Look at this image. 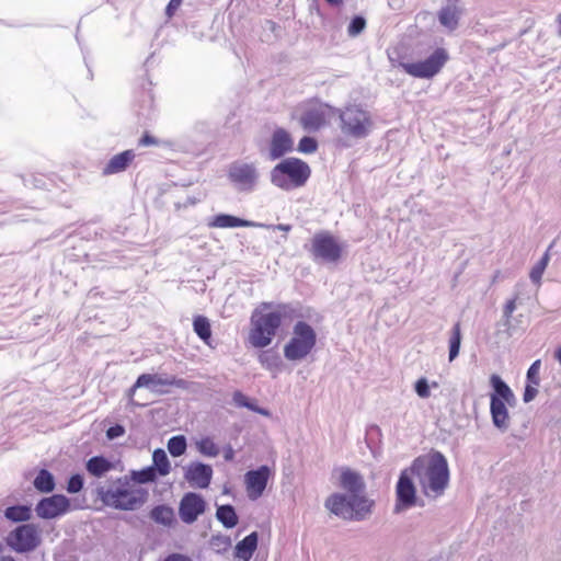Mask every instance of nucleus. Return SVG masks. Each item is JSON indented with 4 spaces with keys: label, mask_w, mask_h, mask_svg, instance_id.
<instances>
[{
    "label": "nucleus",
    "mask_w": 561,
    "mask_h": 561,
    "mask_svg": "<svg viewBox=\"0 0 561 561\" xmlns=\"http://www.w3.org/2000/svg\"><path fill=\"white\" fill-rule=\"evenodd\" d=\"M224 458L226 461H231L233 460L234 458V450L232 449V447H228L225 449V453H224Z\"/></svg>",
    "instance_id": "50"
},
{
    "label": "nucleus",
    "mask_w": 561,
    "mask_h": 561,
    "mask_svg": "<svg viewBox=\"0 0 561 561\" xmlns=\"http://www.w3.org/2000/svg\"><path fill=\"white\" fill-rule=\"evenodd\" d=\"M340 486L347 494L334 493L325 500V507L334 515L347 520H363L368 517L375 505L365 494L363 476L351 468H342Z\"/></svg>",
    "instance_id": "1"
},
{
    "label": "nucleus",
    "mask_w": 561,
    "mask_h": 561,
    "mask_svg": "<svg viewBox=\"0 0 561 561\" xmlns=\"http://www.w3.org/2000/svg\"><path fill=\"white\" fill-rule=\"evenodd\" d=\"M341 133L353 139L366 138L374 126L371 115L358 104H348L342 110L336 108Z\"/></svg>",
    "instance_id": "6"
},
{
    "label": "nucleus",
    "mask_w": 561,
    "mask_h": 561,
    "mask_svg": "<svg viewBox=\"0 0 561 561\" xmlns=\"http://www.w3.org/2000/svg\"><path fill=\"white\" fill-rule=\"evenodd\" d=\"M447 3L438 12L439 23L454 31L459 24L460 16L462 14V8L459 4V0H446Z\"/></svg>",
    "instance_id": "20"
},
{
    "label": "nucleus",
    "mask_w": 561,
    "mask_h": 561,
    "mask_svg": "<svg viewBox=\"0 0 561 561\" xmlns=\"http://www.w3.org/2000/svg\"><path fill=\"white\" fill-rule=\"evenodd\" d=\"M217 519L226 527L233 528L238 524V516L232 505H220L216 512Z\"/></svg>",
    "instance_id": "29"
},
{
    "label": "nucleus",
    "mask_w": 561,
    "mask_h": 561,
    "mask_svg": "<svg viewBox=\"0 0 561 561\" xmlns=\"http://www.w3.org/2000/svg\"><path fill=\"white\" fill-rule=\"evenodd\" d=\"M516 301L517 297H514L513 299H510L504 306L503 314L507 321L512 318V314L516 309Z\"/></svg>",
    "instance_id": "45"
},
{
    "label": "nucleus",
    "mask_w": 561,
    "mask_h": 561,
    "mask_svg": "<svg viewBox=\"0 0 561 561\" xmlns=\"http://www.w3.org/2000/svg\"><path fill=\"white\" fill-rule=\"evenodd\" d=\"M152 460L154 465L156 472L158 471L160 476H167L170 472V461L168 456L163 449H156L152 455Z\"/></svg>",
    "instance_id": "34"
},
{
    "label": "nucleus",
    "mask_w": 561,
    "mask_h": 561,
    "mask_svg": "<svg viewBox=\"0 0 561 561\" xmlns=\"http://www.w3.org/2000/svg\"><path fill=\"white\" fill-rule=\"evenodd\" d=\"M157 472L153 467H148L140 471H133V479L138 483H148L154 481Z\"/></svg>",
    "instance_id": "38"
},
{
    "label": "nucleus",
    "mask_w": 561,
    "mask_h": 561,
    "mask_svg": "<svg viewBox=\"0 0 561 561\" xmlns=\"http://www.w3.org/2000/svg\"><path fill=\"white\" fill-rule=\"evenodd\" d=\"M335 115V107L319 100H309L304 105L299 124L306 131L316 133L329 126Z\"/></svg>",
    "instance_id": "8"
},
{
    "label": "nucleus",
    "mask_w": 561,
    "mask_h": 561,
    "mask_svg": "<svg viewBox=\"0 0 561 561\" xmlns=\"http://www.w3.org/2000/svg\"><path fill=\"white\" fill-rule=\"evenodd\" d=\"M318 149V142L314 138L305 136L298 142V151L302 153H313Z\"/></svg>",
    "instance_id": "40"
},
{
    "label": "nucleus",
    "mask_w": 561,
    "mask_h": 561,
    "mask_svg": "<svg viewBox=\"0 0 561 561\" xmlns=\"http://www.w3.org/2000/svg\"><path fill=\"white\" fill-rule=\"evenodd\" d=\"M136 153L128 149L113 156L102 170L103 175H112L124 172L134 162Z\"/></svg>",
    "instance_id": "21"
},
{
    "label": "nucleus",
    "mask_w": 561,
    "mask_h": 561,
    "mask_svg": "<svg viewBox=\"0 0 561 561\" xmlns=\"http://www.w3.org/2000/svg\"><path fill=\"white\" fill-rule=\"evenodd\" d=\"M229 180L242 191H252L259 173L253 163L233 162L228 171Z\"/></svg>",
    "instance_id": "12"
},
{
    "label": "nucleus",
    "mask_w": 561,
    "mask_h": 561,
    "mask_svg": "<svg viewBox=\"0 0 561 561\" xmlns=\"http://www.w3.org/2000/svg\"><path fill=\"white\" fill-rule=\"evenodd\" d=\"M256 548L257 534L253 531L237 543L236 556L243 561H249L252 558Z\"/></svg>",
    "instance_id": "25"
},
{
    "label": "nucleus",
    "mask_w": 561,
    "mask_h": 561,
    "mask_svg": "<svg viewBox=\"0 0 561 561\" xmlns=\"http://www.w3.org/2000/svg\"><path fill=\"white\" fill-rule=\"evenodd\" d=\"M233 401L236 402L237 405L239 407H245V408H249L250 410H253L262 415H268V411L265 410V409H261V408H256L254 405H252L248 398L240 391H236L233 393Z\"/></svg>",
    "instance_id": "39"
},
{
    "label": "nucleus",
    "mask_w": 561,
    "mask_h": 561,
    "mask_svg": "<svg viewBox=\"0 0 561 561\" xmlns=\"http://www.w3.org/2000/svg\"><path fill=\"white\" fill-rule=\"evenodd\" d=\"M206 511V501L201 494L185 493L179 505V514L185 524H193Z\"/></svg>",
    "instance_id": "16"
},
{
    "label": "nucleus",
    "mask_w": 561,
    "mask_h": 561,
    "mask_svg": "<svg viewBox=\"0 0 561 561\" xmlns=\"http://www.w3.org/2000/svg\"><path fill=\"white\" fill-rule=\"evenodd\" d=\"M34 486L37 491L43 493L51 492L55 489V480L53 474L46 469L39 470L36 478L34 479Z\"/></svg>",
    "instance_id": "30"
},
{
    "label": "nucleus",
    "mask_w": 561,
    "mask_h": 561,
    "mask_svg": "<svg viewBox=\"0 0 561 561\" xmlns=\"http://www.w3.org/2000/svg\"><path fill=\"white\" fill-rule=\"evenodd\" d=\"M183 0H170L165 8V15L171 19L181 7Z\"/></svg>",
    "instance_id": "47"
},
{
    "label": "nucleus",
    "mask_w": 561,
    "mask_h": 561,
    "mask_svg": "<svg viewBox=\"0 0 561 561\" xmlns=\"http://www.w3.org/2000/svg\"><path fill=\"white\" fill-rule=\"evenodd\" d=\"M85 469L92 477L102 478L114 469V463L103 456H94L85 462Z\"/></svg>",
    "instance_id": "24"
},
{
    "label": "nucleus",
    "mask_w": 561,
    "mask_h": 561,
    "mask_svg": "<svg viewBox=\"0 0 561 561\" xmlns=\"http://www.w3.org/2000/svg\"><path fill=\"white\" fill-rule=\"evenodd\" d=\"M252 226H254V222L228 214L216 215L208 222L209 228L221 229Z\"/></svg>",
    "instance_id": "22"
},
{
    "label": "nucleus",
    "mask_w": 561,
    "mask_h": 561,
    "mask_svg": "<svg viewBox=\"0 0 561 561\" xmlns=\"http://www.w3.org/2000/svg\"><path fill=\"white\" fill-rule=\"evenodd\" d=\"M294 140L289 131L285 128L277 127L270 140V158L272 160L278 159L286 153L293 151Z\"/></svg>",
    "instance_id": "18"
},
{
    "label": "nucleus",
    "mask_w": 561,
    "mask_h": 561,
    "mask_svg": "<svg viewBox=\"0 0 561 561\" xmlns=\"http://www.w3.org/2000/svg\"><path fill=\"white\" fill-rule=\"evenodd\" d=\"M70 510V501L62 494H55L42 499L36 507V514L44 519H53L66 514Z\"/></svg>",
    "instance_id": "15"
},
{
    "label": "nucleus",
    "mask_w": 561,
    "mask_h": 561,
    "mask_svg": "<svg viewBox=\"0 0 561 561\" xmlns=\"http://www.w3.org/2000/svg\"><path fill=\"white\" fill-rule=\"evenodd\" d=\"M270 476L271 470L267 466H261L259 469L245 473L244 482L249 499L257 500L263 494Z\"/></svg>",
    "instance_id": "17"
},
{
    "label": "nucleus",
    "mask_w": 561,
    "mask_h": 561,
    "mask_svg": "<svg viewBox=\"0 0 561 561\" xmlns=\"http://www.w3.org/2000/svg\"><path fill=\"white\" fill-rule=\"evenodd\" d=\"M286 317L285 305L273 302H261L252 312L250 318V330L248 342L254 348L268 346Z\"/></svg>",
    "instance_id": "3"
},
{
    "label": "nucleus",
    "mask_w": 561,
    "mask_h": 561,
    "mask_svg": "<svg viewBox=\"0 0 561 561\" xmlns=\"http://www.w3.org/2000/svg\"><path fill=\"white\" fill-rule=\"evenodd\" d=\"M213 478V469L210 466L194 462L191 463L185 471L186 481L195 488L206 489L209 486Z\"/></svg>",
    "instance_id": "19"
},
{
    "label": "nucleus",
    "mask_w": 561,
    "mask_h": 561,
    "mask_svg": "<svg viewBox=\"0 0 561 561\" xmlns=\"http://www.w3.org/2000/svg\"><path fill=\"white\" fill-rule=\"evenodd\" d=\"M490 382L495 391L493 396H497L507 404L512 405L515 401V397L511 388L501 379L497 375H492Z\"/></svg>",
    "instance_id": "26"
},
{
    "label": "nucleus",
    "mask_w": 561,
    "mask_h": 561,
    "mask_svg": "<svg viewBox=\"0 0 561 561\" xmlns=\"http://www.w3.org/2000/svg\"><path fill=\"white\" fill-rule=\"evenodd\" d=\"M366 27V21L363 16H355L348 27H347V33L350 36L354 37V36H357L358 34H360L364 28Z\"/></svg>",
    "instance_id": "41"
},
{
    "label": "nucleus",
    "mask_w": 561,
    "mask_h": 561,
    "mask_svg": "<svg viewBox=\"0 0 561 561\" xmlns=\"http://www.w3.org/2000/svg\"><path fill=\"white\" fill-rule=\"evenodd\" d=\"M554 357L558 359V362L561 364V346L557 348L554 353Z\"/></svg>",
    "instance_id": "52"
},
{
    "label": "nucleus",
    "mask_w": 561,
    "mask_h": 561,
    "mask_svg": "<svg viewBox=\"0 0 561 561\" xmlns=\"http://www.w3.org/2000/svg\"><path fill=\"white\" fill-rule=\"evenodd\" d=\"M552 245L549 247L548 250L551 249ZM550 260L549 251H547L543 256L540 259V261L531 268L529 273V277L533 283L539 285L541 282V277L545 273V270L548 266Z\"/></svg>",
    "instance_id": "35"
},
{
    "label": "nucleus",
    "mask_w": 561,
    "mask_h": 561,
    "mask_svg": "<svg viewBox=\"0 0 561 561\" xmlns=\"http://www.w3.org/2000/svg\"><path fill=\"white\" fill-rule=\"evenodd\" d=\"M409 469L416 478L424 495L428 497L440 496L448 485V463L438 451L415 458Z\"/></svg>",
    "instance_id": "2"
},
{
    "label": "nucleus",
    "mask_w": 561,
    "mask_h": 561,
    "mask_svg": "<svg viewBox=\"0 0 561 561\" xmlns=\"http://www.w3.org/2000/svg\"><path fill=\"white\" fill-rule=\"evenodd\" d=\"M310 254L314 261L337 263L344 253L343 244L330 232H317L310 243Z\"/></svg>",
    "instance_id": "9"
},
{
    "label": "nucleus",
    "mask_w": 561,
    "mask_h": 561,
    "mask_svg": "<svg viewBox=\"0 0 561 561\" xmlns=\"http://www.w3.org/2000/svg\"><path fill=\"white\" fill-rule=\"evenodd\" d=\"M4 516L12 522H26L32 516V510L27 505H15L7 507Z\"/></svg>",
    "instance_id": "32"
},
{
    "label": "nucleus",
    "mask_w": 561,
    "mask_h": 561,
    "mask_svg": "<svg viewBox=\"0 0 561 561\" xmlns=\"http://www.w3.org/2000/svg\"><path fill=\"white\" fill-rule=\"evenodd\" d=\"M415 392L420 398L426 399L431 396L430 387L425 378H420L415 382Z\"/></svg>",
    "instance_id": "44"
},
{
    "label": "nucleus",
    "mask_w": 561,
    "mask_h": 561,
    "mask_svg": "<svg viewBox=\"0 0 561 561\" xmlns=\"http://www.w3.org/2000/svg\"><path fill=\"white\" fill-rule=\"evenodd\" d=\"M540 359L535 360L527 371V380L528 382L533 383L534 386L539 385V371H540Z\"/></svg>",
    "instance_id": "42"
},
{
    "label": "nucleus",
    "mask_w": 561,
    "mask_h": 561,
    "mask_svg": "<svg viewBox=\"0 0 561 561\" xmlns=\"http://www.w3.org/2000/svg\"><path fill=\"white\" fill-rule=\"evenodd\" d=\"M2 551V546L0 545V552Z\"/></svg>",
    "instance_id": "55"
},
{
    "label": "nucleus",
    "mask_w": 561,
    "mask_h": 561,
    "mask_svg": "<svg viewBox=\"0 0 561 561\" xmlns=\"http://www.w3.org/2000/svg\"><path fill=\"white\" fill-rule=\"evenodd\" d=\"M278 228H279L280 230L288 231V230L290 229V226H288V225H286V226H284V225H279V226H278Z\"/></svg>",
    "instance_id": "54"
},
{
    "label": "nucleus",
    "mask_w": 561,
    "mask_h": 561,
    "mask_svg": "<svg viewBox=\"0 0 561 561\" xmlns=\"http://www.w3.org/2000/svg\"><path fill=\"white\" fill-rule=\"evenodd\" d=\"M538 393V390H537V386H534L533 383H528L525 388V392H524V401L525 402H529L531 401L533 399H535V397L537 396Z\"/></svg>",
    "instance_id": "48"
},
{
    "label": "nucleus",
    "mask_w": 561,
    "mask_h": 561,
    "mask_svg": "<svg viewBox=\"0 0 561 561\" xmlns=\"http://www.w3.org/2000/svg\"><path fill=\"white\" fill-rule=\"evenodd\" d=\"M183 385L184 381L182 379H176L175 377L163 378L158 374H142L128 390V398L130 402L134 403L133 398L136 390L142 387L150 388L153 391L167 392V390H163L162 388L171 386L182 387Z\"/></svg>",
    "instance_id": "13"
},
{
    "label": "nucleus",
    "mask_w": 561,
    "mask_h": 561,
    "mask_svg": "<svg viewBox=\"0 0 561 561\" xmlns=\"http://www.w3.org/2000/svg\"><path fill=\"white\" fill-rule=\"evenodd\" d=\"M198 451L208 457H216L219 454V448L210 437H203L196 443Z\"/></svg>",
    "instance_id": "37"
},
{
    "label": "nucleus",
    "mask_w": 561,
    "mask_h": 561,
    "mask_svg": "<svg viewBox=\"0 0 561 561\" xmlns=\"http://www.w3.org/2000/svg\"><path fill=\"white\" fill-rule=\"evenodd\" d=\"M151 518L159 524L164 526H171L174 522V512L171 507L165 505L156 506L151 513Z\"/></svg>",
    "instance_id": "31"
},
{
    "label": "nucleus",
    "mask_w": 561,
    "mask_h": 561,
    "mask_svg": "<svg viewBox=\"0 0 561 561\" xmlns=\"http://www.w3.org/2000/svg\"><path fill=\"white\" fill-rule=\"evenodd\" d=\"M0 561H16V560L11 556H3L0 558Z\"/></svg>",
    "instance_id": "53"
},
{
    "label": "nucleus",
    "mask_w": 561,
    "mask_h": 561,
    "mask_svg": "<svg viewBox=\"0 0 561 561\" xmlns=\"http://www.w3.org/2000/svg\"><path fill=\"white\" fill-rule=\"evenodd\" d=\"M257 359L264 368L273 373H277L282 367V359L273 350L261 351Z\"/></svg>",
    "instance_id": "27"
},
{
    "label": "nucleus",
    "mask_w": 561,
    "mask_h": 561,
    "mask_svg": "<svg viewBox=\"0 0 561 561\" xmlns=\"http://www.w3.org/2000/svg\"><path fill=\"white\" fill-rule=\"evenodd\" d=\"M331 5H340L342 4L343 0H325Z\"/></svg>",
    "instance_id": "51"
},
{
    "label": "nucleus",
    "mask_w": 561,
    "mask_h": 561,
    "mask_svg": "<svg viewBox=\"0 0 561 561\" xmlns=\"http://www.w3.org/2000/svg\"><path fill=\"white\" fill-rule=\"evenodd\" d=\"M505 404L506 401H503L497 396H491V415L494 425L499 428H506L508 425V411Z\"/></svg>",
    "instance_id": "23"
},
{
    "label": "nucleus",
    "mask_w": 561,
    "mask_h": 561,
    "mask_svg": "<svg viewBox=\"0 0 561 561\" xmlns=\"http://www.w3.org/2000/svg\"><path fill=\"white\" fill-rule=\"evenodd\" d=\"M317 333L305 321H298L293 329V336L284 346V355L288 360H300L307 357L314 348Z\"/></svg>",
    "instance_id": "7"
},
{
    "label": "nucleus",
    "mask_w": 561,
    "mask_h": 561,
    "mask_svg": "<svg viewBox=\"0 0 561 561\" xmlns=\"http://www.w3.org/2000/svg\"><path fill=\"white\" fill-rule=\"evenodd\" d=\"M448 59V51L445 48L438 47L425 60L401 62L400 67L411 77L432 79L440 72Z\"/></svg>",
    "instance_id": "10"
},
{
    "label": "nucleus",
    "mask_w": 561,
    "mask_h": 561,
    "mask_svg": "<svg viewBox=\"0 0 561 561\" xmlns=\"http://www.w3.org/2000/svg\"><path fill=\"white\" fill-rule=\"evenodd\" d=\"M310 174V167L305 161L298 158H287L272 169L271 181L275 186L290 191L304 186Z\"/></svg>",
    "instance_id": "5"
},
{
    "label": "nucleus",
    "mask_w": 561,
    "mask_h": 561,
    "mask_svg": "<svg viewBox=\"0 0 561 561\" xmlns=\"http://www.w3.org/2000/svg\"><path fill=\"white\" fill-rule=\"evenodd\" d=\"M461 344V324L460 322L455 323L451 329V335L449 339V360L453 362L459 354Z\"/></svg>",
    "instance_id": "33"
},
{
    "label": "nucleus",
    "mask_w": 561,
    "mask_h": 561,
    "mask_svg": "<svg viewBox=\"0 0 561 561\" xmlns=\"http://www.w3.org/2000/svg\"><path fill=\"white\" fill-rule=\"evenodd\" d=\"M125 433V428L119 425V424H116L114 426H111L107 431H106V436L108 439H114V438H117L119 436H123Z\"/></svg>",
    "instance_id": "46"
},
{
    "label": "nucleus",
    "mask_w": 561,
    "mask_h": 561,
    "mask_svg": "<svg viewBox=\"0 0 561 561\" xmlns=\"http://www.w3.org/2000/svg\"><path fill=\"white\" fill-rule=\"evenodd\" d=\"M412 478L414 476L409 468L402 470L396 488V512L412 507L415 504V486Z\"/></svg>",
    "instance_id": "14"
},
{
    "label": "nucleus",
    "mask_w": 561,
    "mask_h": 561,
    "mask_svg": "<svg viewBox=\"0 0 561 561\" xmlns=\"http://www.w3.org/2000/svg\"><path fill=\"white\" fill-rule=\"evenodd\" d=\"M7 545L16 552H30L41 543V529L35 524H23L5 538Z\"/></svg>",
    "instance_id": "11"
},
{
    "label": "nucleus",
    "mask_w": 561,
    "mask_h": 561,
    "mask_svg": "<svg viewBox=\"0 0 561 561\" xmlns=\"http://www.w3.org/2000/svg\"><path fill=\"white\" fill-rule=\"evenodd\" d=\"M96 493L105 505L122 511L137 508L147 496V492L136 488L126 476L110 482L107 486L98 488Z\"/></svg>",
    "instance_id": "4"
},
{
    "label": "nucleus",
    "mask_w": 561,
    "mask_h": 561,
    "mask_svg": "<svg viewBox=\"0 0 561 561\" xmlns=\"http://www.w3.org/2000/svg\"><path fill=\"white\" fill-rule=\"evenodd\" d=\"M138 145L141 147L156 146L158 145V140L148 133H145L142 137L139 139Z\"/></svg>",
    "instance_id": "49"
},
{
    "label": "nucleus",
    "mask_w": 561,
    "mask_h": 561,
    "mask_svg": "<svg viewBox=\"0 0 561 561\" xmlns=\"http://www.w3.org/2000/svg\"><path fill=\"white\" fill-rule=\"evenodd\" d=\"M83 488V478L80 474H73L68 480L67 491L69 493H78Z\"/></svg>",
    "instance_id": "43"
},
{
    "label": "nucleus",
    "mask_w": 561,
    "mask_h": 561,
    "mask_svg": "<svg viewBox=\"0 0 561 561\" xmlns=\"http://www.w3.org/2000/svg\"><path fill=\"white\" fill-rule=\"evenodd\" d=\"M186 446V439L183 435L173 436L168 442V450L173 457L182 456Z\"/></svg>",
    "instance_id": "36"
},
{
    "label": "nucleus",
    "mask_w": 561,
    "mask_h": 561,
    "mask_svg": "<svg viewBox=\"0 0 561 561\" xmlns=\"http://www.w3.org/2000/svg\"><path fill=\"white\" fill-rule=\"evenodd\" d=\"M194 332L207 345L210 344L211 327L209 320L204 316H196L193 321Z\"/></svg>",
    "instance_id": "28"
}]
</instances>
